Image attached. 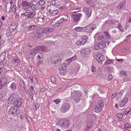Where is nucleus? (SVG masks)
I'll return each mask as SVG.
<instances>
[{
    "mask_svg": "<svg viewBox=\"0 0 131 131\" xmlns=\"http://www.w3.org/2000/svg\"><path fill=\"white\" fill-rule=\"evenodd\" d=\"M104 26H110V23H109V21L108 20H106L104 24Z\"/></svg>",
    "mask_w": 131,
    "mask_h": 131,
    "instance_id": "50",
    "label": "nucleus"
},
{
    "mask_svg": "<svg viewBox=\"0 0 131 131\" xmlns=\"http://www.w3.org/2000/svg\"><path fill=\"white\" fill-rule=\"evenodd\" d=\"M126 3L125 1H123L119 4L117 7L118 8L119 10L123 9L125 7Z\"/></svg>",
    "mask_w": 131,
    "mask_h": 131,
    "instance_id": "13",
    "label": "nucleus"
},
{
    "mask_svg": "<svg viewBox=\"0 0 131 131\" xmlns=\"http://www.w3.org/2000/svg\"><path fill=\"white\" fill-rule=\"evenodd\" d=\"M80 10L79 9H74L70 11V12L72 13H74L77 12Z\"/></svg>",
    "mask_w": 131,
    "mask_h": 131,
    "instance_id": "48",
    "label": "nucleus"
},
{
    "mask_svg": "<svg viewBox=\"0 0 131 131\" xmlns=\"http://www.w3.org/2000/svg\"><path fill=\"white\" fill-rule=\"evenodd\" d=\"M130 125L128 123H126L125 124V128H127L130 127Z\"/></svg>",
    "mask_w": 131,
    "mask_h": 131,
    "instance_id": "55",
    "label": "nucleus"
},
{
    "mask_svg": "<svg viewBox=\"0 0 131 131\" xmlns=\"http://www.w3.org/2000/svg\"><path fill=\"white\" fill-rule=\"evenodd\" d=\"M61 16H62V18L64 21H67L68 18V16L67 15H62Z\"/></svg>",
    "mask_w": 131,
    "mask_h": 131,
    "instance_id": "29",
    "label": "nucleus"
},
{
    "mask_svg": "<svg viewBox=\"0 0 131 131\" xmlns=\"http://www.w3.org/2000/svg\"><path fill=\"white\" fill-rule=\"evenodd\" d=\"M50 24L51 25L55 26L59 25V23H58V21H57L55 19H54L50 23Z\"/></svg>",
    "mask_w": 131,
    "mask_h": 131,
    "instance_id": "20",
    "label": "nucleus"
},
{
    "mask_svg": "<svg viewBox=\"0 0 131 131\" xmlns=\"http://www.w3.org/2000/svg\"><path fill=\"white\" fill-rule=\"evenodd\" d=\"M16 6L15 5H14L12 8V11L14 13L15 12H16Z\"/></svg>",
    "mask_w": 131,
    "mask_h": 131,
    "instance_id": "45",
    "label": "nucleus"
},
{
    "mask_svg": "<svg viewBox=\"0 0 131 131\" xmlns=\"http://www.w3.org/2000/svg\"><path fill=\"white\" fill-rule=\"evenodd\" d=\"M12 56V54L10 52H8L7 53V58L9 60Z\"/></svg>",
    "mask_w": 131,
    "mask_h": 131,
    "instance_id": "41",
    "label": "nucleus"
},
{
    "mask_svg": "<svg viewBox=\"0 0 131 131\" xmlns=\"http://www.w3.org/2000/svg\"><path fill=\"white\" fill-rule=\"evenodd\" d=\"M82 52L85 54H88L90 53V49L89 48H85L82 50Z\"/></svg>",
    "mask_w": 131,
    "mask_h": 131,
    "instance_id": "22",
    "label": "nucleus"
},
{
    "mask_svg": "<svg viewBox=\"0 0 131 131\" xmlns=\"http://www.w3.org/2000/svg\"><path fill=\"white\" fill-rule=\"evenodd\" d=\"M13 3V2H8L7 3L6 6L5 11L7 13H9L10 10V8L12 6V4Z\"/></svg>",
    "mask_w": 131,
    "mask_h": 131,
    "instance_id": "12",
    "label": "nucleus"
},
{
    "mask_svg": "<svg viewBox=\"0 0 131 131\" xmlns=\"http://www.w3.org/2000/svg\"><path fill=\"white\" fill-rule=\"evenodd\" d=\"M66 64L65 63H63L61 66L60 67V69H66L67 67H66Z\"/></svg>",
    "mask_w": 131,
    "mask_h": 131,
    "instance_id": "31",
    "label": "nucleus"
},
{
    "mask_svg": "<svg viewBox=\"0 0 131 131\" xmlns=\"http://www.w3.org/2000/svg\"><path fill=\"white\" fill-rule=\"evenodd\" d=\"M82 40L81 41L82 42V44H84L85 43H86L87 39H88V36L86 35H84L82 37Z\"/></svg>",
    "mask_w": 131,
    "mask_h": 131,
    "instance_id": "23",
    "label": "nucleus"
},
{
    "mask_svg": "<svg viewBox=\"0 0 131 131\" xmlns=\"http://www.w3.org/2000/svg\"><path fill=\"white\" fill-rule=\"evenodd\" d=\"M19 96L17 93L13 94L9 97L8 100L11 104L15 105L18 107H20L23 104V99L19 97Z\"/></svg>",
    "mask_w": 131,
    "mask_h": 131,
    "instance_id": "1",
    "label": "nucleus"
},
{
    "mask_svg": "<svg viewBox=\"0 0 131 131\" xmlns=\"http://www.w3.org/2000/svg\"><path fill=\"white\" fill-rule=\"evenodd\" d=\"M82 15L81 14L79 13L76 15H71L73 20L75 22H78L80 19V18L82 17Z\"/></svg>",
    "mask_w": 131,
    "mask_h": 131,
    "instance_id": "7",
    "label": "nucleus"
},
{
    "mask_svg": "<svg viewBox=\"0 0 131 131\" xmlns=\"http://www.w3.org/2000/svg\"><path fill=\"white\" fill-rule=\"evenodd\" d=\"M104 33L105 35V36L107 38L106 39L108 40L110 39L111 38L110 37L109 35L108 32L107 31H104Z\"/></svg>",
    "mask_w": 131,
    "mask_h": 131,
    "instance_id": "32",
    "label": "nucleus"
},
{
    "mask_svg": "<svg viewBox=\"0 0 131 131\" xmlns=\"http://www.w3.org/2000/svg\"><path fill=\"white\" fill-rule=\"evenodd\" d=\"M66 72V70L60 69V73L61 75H64L65 74Z\"/></svg>",
    "mask_w": 131,
    "mask_h": 131,
    "instance_id": "33",
    "label": "nucleus"
},
{
    "mask_svg": "<svg viewBox=\"0 0 131 131\" xmlns=\"http://www.w3.org/2000/svg\"><path fill=\"white\" fill-rule=\"evenodd\" d=\"M128 100V98L127 97L125 98L119 103L120 106L121 107L123 106L127 102Z\"/></svg>",
    "mask_w": 131,
    "mask_h": 131,
    "instance_id": "16",
    "label": "nucleus"
},
{
    "mask_svg": "<svg viewBox=\"0 0 131 131\" xmlns=\"http://www.w3.org/2000/svg\"><path fill=\"white\" fill-rule=\"evenodd\" d=\"M33 17L35 16H36V14L38 13V11L37 10L36 8V6H35L33 4Z\"/></svg>",
    "mask_w": 131,
    "mask_h": 131,
    "instance_id": "26",
    "label": "nucleus"
},
{
    "mask_svg": "<svg viewBox=\"0 0 131 131\" xmlns=\"http://www.w3.org/2000/svg\"><path fill=\"white\" fill-rule=\"evenodd\" d=\"M10 88L12 90H15L16 89V84L15 83H12L10 86Z\"/></svg>",
    "mask_w": 131,
    "mask_h": 131,
    "instance_id": "28",
    "label": "nucleus"
},
{
    "mask_svg": "<svg viewBox=\"0 0 131 131\" xmlns=\"http://www.w3.org/2000/svg\"><path fill=\"white\" fill-rule=\"evenodd\" d=\"M7 82V80L6 78L2 77L0 79V89L6 84Z\"/></svg>",
    "mask_w": 131,
    "mask_h": 131,
    "instance_id": "8",
    "label": "nucleus"
},
{
    "mask_svg": "<svg viewBox=\"0 0 131 131\" xmlns=\"http://www.w3.org/2000/svg\"><path fill=\"white\" fill-rule=\"evenodd\" d=\"M33 57V51H30L29 53V56L28 58H32Z\"/></svg>",
    "mask_w": 131,
    "mask_h": 131,
    "instance_id": "52",
    "label": "nucleus"
},
{
    "mask_svg": "<svg viewBox=\"0 0 131 131\" xmlns=\"http://www.w3.org/2000/svg\"><path fill=\"white\" fill-rule=\"evenodd\" d=\"M71 97L72 100L76 104L78 103L81 99L82 93L79 91H74L71 92Z\"/></svg>",
    "mask_w": 131,
    "mask_h": 131,
    "instance_id": "2",
    "label": "nucleus"
},
{
    "mask_svg": "<svg viewBox=\"0 0 131 131\" xmlns=\"http://www.w3.org/2000/svg\"><path fill=\"white\" fill-rule=\"evenodd\" d=\"M16 28V24L15 23H13L9 27V30L10 31H14Z\"/></svg>",
    "mask_w": 131,
    "mask_h": 131,
    "instance_id": "18",
    "label": "nucleus"
},
{
    "mask_svg": "<svg viewBox=\"0 0 131 131\" xmlns=\"http://www.w3.org/2000/svg\"><path fill=\"white\" fill-rule=\"evenodd\" d=\"M53 102L58 104L60 102V101L59 99H58L56 100H55L53 101Z\"/></svg>",
    "mask_w": 131,
    "mask_h": 131,
    "instance_id": "61",
    "label": "nucleus"
},
{
    "mask_svg": "<svg viewBox=\"0 0 131 131\" xmlns=\"http://www.w3.org/2000/svg\"><path fill=\"white\" fill-rule=\"evenodd\" d=\"M43 62L42 61H39L37 63V65L38 66H39L41 65H42L43 64Z\"/></svg>",
    "mask_w": 131,
    "mask_h": 131,
    "instance_id": "49",
    "label": "nucleus"
},
{
    "mask_svg": "<svg viewBox=\"0 0 131 131\" xmlns=\"http://www.w3.org/2000/svg\"><path fill=\"white\" fill-rule=\"evenodd\" d=\"M40 46H39L36 47L34 49H33V51H34V52H35L36 51H35V50H38L39 51H41L40 49ZM34 52H33V53Z\"/></svg>",
    "mask_w": 131,
    "mask_h": 131,
    "instance_id": "37",
    "label": "nucleus"
},
{
    "mask_svg": "<svg viewBox=\"0 0 131 131\" xmlns=\"http://www.w3.org/2000/svg\"><path fill=\"white\" fill-rule=\"evenodd\" d=\"M97 104L100 106V107H101V108H102L104 104L103 101L102 100L99 101Z\"/></svg>",
    "mask_w": 131,
    "mask_h": 131,
    "instance_id": "27",
    "label": "nucleus"
},
{
    "mask_svg": "<svg viewBox=\"0 0 131 131\" xmlns=\"http://www.w3.org/2000/svg\"><path fill=\"white\" fill-rule=\"evenodd\" d=\"M16 107V106H14L11 107L9 110V113L10 114H13V116H17L19 113V111L17 109Z\"/></svg>",
    "mask_w": 131,
    "mask_h": 131,
    "instance_id": "4",
    "label": "nucleus"
},
{
    "mask_svg": "<svg viewBox=\"0 0 131 131\" xmlns=\"http://www.w3.org/2000/svg\"><path fill=\"white\" fill-rule=\"evenodd\" d=\"M32 66L31 65H30L28 67V71L29 72H30L31 71V70H32Z\"/></svg>",
    "mask_w": 131,
    "mask_h": 131,
    "instance_id": "64",
    "label": "nucleus"
},
{
    "mask_svg": "<svg viewBox=\"0 0 131 131\" xmlns=\"http://www.w3.org/2000/svg\"><path fill=\"white\" fill-rule=\"evenodd\" d=\"M44 3H45L44 1L42 0L40 1L39 2V4L40 5H43V4H44Z\"/></svg>",
    "mask_w": 131,
    "mask_h": 131,
    "instance_id": "60",
    "label": "nucleus"
},
{
    "mask_svg": "<svg viewBox=\"0 0 131 131\" xmlns=\"http://www.w3.org/2000/svg\"><path fill=\"white\" fill-rule=\"evenodd\" d=\"M96 59L97 61L100 64L102 63L103 61L104 60L105 58L102 54H101L99 56H96Z\"/></svg>",
    "mask_w": 131,
    "mask_h": 131,
    "instance_id": "11",
    "label": "nucleus"
},
{
    "mask_svg": "<svg viewBox=\"0 0 131 131\" xmlns=\"http://www.w3.org/2000/svg\"><path fill=\"white\" fill-rule=\"evenodd\" d=\"M119 21L115 20H111L109 21L110 25L113 24L116 25L118 23Z\"/></svg>",
    "mask_w": 131,
    "mask_h": 131,
    "instance_id": "24",
    "label": "nucleus"
},
{
    "mask_svg": "<svg viewBox=\"0 0 131 131\" xmlns=\"http://www.w3.org/2000/svg\"><path fill=\"white\" fill-rule=\"evenodd\" d=\"M107 38L105 35H102L98 37V39L100 40H101L103 41V42L105 41L107 43H108V40L106 39Z\"/></svg>",
    "mask_w": 131,
    "mask_h": 131,
    "instance_id": "15",
    "label": "nucleus"
},
{
    "mask_svg": "<svg viewBox=\"0 0 131 131\" xmlns=\"http://www.w3.org/2000/svg\"><path fill=\"white\" fill-rule=\"evenodd\" d=\"M27 18H33V13L32 12L30 13L29 14H28L27 15Z\"/></svg>",
    "mask_w": 131,
    "mask_h": 131,
    "instance_id": "39",
    "label": "nucleus"
},
{
    "mask_svg": "<svg viewBox=\"0 0 131 131\" xmlns=\"http://www.w3.org/2000/svg\"><path fill=\"white\" fill-rule=\"evenodd\" d=\"M112 61L110 60H108L105 63V64L108 65L109 64H110L113 63Z\"/></svg>",
    "mask_w": 131,
    "mask_h": 131,
    "instance_id": "54",
    "label": "nucleus"
},
{
    "mask_svg": "<svg viewBox=\"0 0 131 131\" xmlns=\"http://www.w3.org/2000/svg\"><path fill=\"white\" fill-rule=\"evenodd\" d=\"M41 51H46L47 50V48L45 46H40Z\"/></svg>",
    "mask_w": 131,
    "mask_h": 131,
    "instance_id": "44",
    "label": "nucleus"
},
{
    "mask_svg": "<svg viewBox=\"0 0 131 131\" xmlns=\"http://www.w3.org/2000/svg\"><path fill=\"white\" fill-rule=\"evenodd\" d=\"M27 2L26 1H23L22 2V6H25L26 8Z\"/></svg>",
    "mask_w": 131,
    "mask_h": 131,
    "instance_id": "43",
    "label": "nucleus"
},
{
    "mask_svg": "<svg viewBox=\"0 0 131 131\" xmlns=\"http://www.w3.org/2000/svg\"><path fill=\"white\" fill-rule=\"evenodd\" d=\"M76 44L78 46H80L81 45H84L83 44H82V42L81 41H80L78 40L76 42Z\"/></svg>",
    "mask_w": 131,
    "mask_h": 131,
    "instance_id": "46",
    "label": "nucleus"
},
{
    "mask_svg": "<svg viewBox=\"0 0 131 131\" xmlns=\"http://www.w3.org/2000/svg\"><path fill=\"white\" fill-rule=\"evenodd\" d=\"M50 79L52 83L53 84H55L56 83V79L55 77L54 76H51V78H50Z\"/></svg>",
    "mask_w": 131,
    "mask_h": 131,
    "instance_id": "34",
    "label": "nucleus"
},
{
    "mask_svg": "<svg viewBox=\"0 0 131 131\" xmlns=\"http://www.w3.org/2000/svg\"><path fill=\"white\" fill-rule=\"evenodd\" d=\"M102 108H101L100 107V106L98 105H97L95 108V112H98L100 111H101L102 110Z\"/></svg>",
    "mask_w": 131,
    "mask_h": 131,
    "instance_id": "25",
    "label": "nucleus"
},
{
    "mask_svg": "<svg viewBox=\"0 0 131 131\" xmlns=\"http://www.w3.org/2000/svg\"><path fill=\"white\" fill-rule=\"evenodd\" d=\"M90 26H91V28H92V29L93 30L95 28H96V24H90L89 25Z\"/></svg>",
    "mask_w": 131,
    "mask_h": 131,
    "instance_id": "47",
    "label": "nucleus"
},
{
    "mask_svg": "<svg viewBox=\"0 0 131 131\" xmlns=\"http://www.w3.org/2000/svg\"><path fill=\"white\" fill-rule=\"evenodd\" d=\"M117 118L119 119H121L123 116V115L121 113H118L117 114Z\"/></svg>",
    "mask_w": 131,
    "mask_h": 131,
    "instance_id": "40",
    "label": "nucleus"
},
{
    "mask_svg": "<svg viewBox=\"0 0 131 131\" xmlns=\"http://www.w3.org/2000/svg\"><path fill=\"white\" fill-rule=\"evenodd\" d=\"M27 92L28 94V96L29 97V100H33V95L32 96V92L31 91L30 89H28L27 90Z\"/></svg>",
    "mask_w": 131,
    "mask_h": 131,
    "instance_id": "19",
    "label": "nucleus"
},
{
    "mask_svg": "<svg viewBox=\"0 0 131 131\" xmlns=\"http://www.w3.org/2000/svg\"><path fill=\"white\" fill-rule=\"evenodd\" d=\"M106 46L105 43L104 42H100L99 43L97 44L94 47V49L96 50H98L102 49L105 47Z\"/></svg>",
    "mask_w": 131,
    "mask_h": 131,
    "instance_id": "5",
    "label": "nucleus"
},
{
    "mask_svg": "<svg viewBox=\"0 0 131 131\" xmlns=\"http://www.w3.org/2000/svg\"><path fill=\"white\" fill-rule=\"evenodd\" d=\"M58 11L57 10H53L52 12V14L53 16L55 15L58 13Z\"/></svg>",
    "mask_w": 131,
    "mask_h": 131,
    "instance_id": "51",
    "label": "nucleus"
},
{
    "mask_svg": "<svg viewBox=\"0 0 131 131\" xmlns=\"http://www.w3.org/2000/svg\"><path fill=\"white\" fill-rule=\"evenodd\" d=\"M91 26L88 25L84 28V30L87 33H90L93 31L92 29Z\"/></svg>",
    "mask_w": 131,
    "mask_h": 131,
    "instance_id": "14",
    "label": "nucleus"
},
{
    "mask_svg": "<svg viewBox=\"0 0 131 131\" xmlns=\"http://www.w3.org/2000/svg\"><path fill=\"white\" fill-rule=\"evenodd\" d=\"M112 78V76L111 74H110L107 79L109 81H110Z\"/></svg>",
    "mask_w": 131,
    "mask_h": 131,
    "instance_id": "56",
    "label": "nucleus"
},
{
    "mask_svg": "<svg viewBox=\"0 0 131 131\" xmlns=\"http://www.w3.org/2000/svg\"><path fill=\"white\" fill-rule=\"evenodd\" d=\"M83 10L85 12L86 14L88 17H90L91 15L92 10L91 8L85 7L83 8Z\"/></svg>",
    "mask_w": 131,
    "mask_h": 131,
    "instance_id": "10",
    "label": "nucleus"
},
{
    "mask_svg": "<svg viewBox=\"0 0 131 131\" xmlns=\"http://www.w3.org/2000/svg\"><path fill=\"white\" fill-rule=\"evenodd\" d=\"M62 128H68L70 126V121L67 119H61L57 123Z\"/></svg>",
    "mask_w": 131,
    "mask_h": 131,
    "instance_id": "3",
    "label": "nucleus"
},
{
    "mask_svg": "<svg viewBox=\"0 0 131 131\" xmlns=\"http://www.w3.org/2000/svg\"><path fill=\"white\" fill-rule=\"evenodd\" d=\"M52 60L51 61L52 62L54 63V65L56 67L60 65V64L61 63L62 60L61 59H60L57 60L55 62H54V60Z\"/></svg>",
    "mask_w": 131,
    "mask_h": 131,
    "instance_id": "17",
    "label": "nucleus"
},
{
    "mask_svg": "<svg viewBox=\"0 0 131 131\" xmlns=\"http://www.w3.org/2000/svg\"><path fill=\"white\" fill-rule=\"evenodd\" d=\"M35 32H36L34 33V37H33V38H39L40 37V34H42L41 28L37 29V31L35 30L34 32L33 31V33Z\"/></svg>",
    "mask_w": 131,
    "mask_h": 131,
    "instance_id": "9",
    "label": "nucleus"
},
{
    "mask_svg": "<svg viewBox=\"0 0 131 131\" xmlns=\"http://www.w3.org/2000/svg\"><path fill=\"white\" fill-rule=\"evenodd\" d=\"M70 105L68 103H65L63 104L60 110L63 113H65L68 111L70 107Z\"/></svg>",
    "mask_w": 131,
    "mask_h": 131,
    "instance_id": "6",
    "label": "nucleus"
},
{
    "mask_svg": "<svg viewBox=\"0 0 131 131\" xmlns=\"http://www.w3.org/2000/svg\"><path fill=\"white\" fill-rule=\"evenodd\" d=\"M120 74L124 76H126L127 74L124 71H122L121 72Z\"/></svg>",
    "mask_w": 131,
    "mask_h": 131,
    "instance_id": "53",
    "label": "nucleus"
},
{
    "mask_svg": "<svg viewBox=\"0 0 131 131\" xmlns=\"http://www.w3.org/2000/svg\"><path fill=\"white\" fill-rule=\"evenodd\" d=\"M92 72H94L96 71V68L94 66H92Z\"/></svg>",
    "mask_w": 131,
    "mask_h": 131,
    "instance_id": "58",
    "label": "nucleus"
},
{
    "mask_svg": "<svg viewBox=\"0 0 131 131\" xmlns=\"http://www.w3.org/2000/svg\"><path fill=\"white\" fill-rule=\"evenodd\" d=\"M64 21L63 20L62 18L60 19L58 21V23H59V25L60 24L62 23Z\"/></svg>",
    "mask_w": 131,
    "mask_h": 131,
    "instance_id": "59",
    "label": "nucleus"
},
{
    "mask_svg": "<svg viewBox=\"0 0 131 131\" xmlns=\"http://www.w3.org/2000/svg\"><path fill=\"white\" fill-rule=\"evenodd\" d=\"M47 28L42 27L41 28L42 31V33H46L48 32Z\"/></svg>",
    "mask_w": 131,
    "mask_h": 131,
    "instance_id": "36",
    "label": "nucleus"
},
{
    "mask_svg": "<svg viewBox=\"0 0 131 131\" xmlns=\"http://www.w3.org/2000/svg\"><path fill=\"white\" fill-rule=\"evenodd\" d=\"M20 89L23 92H24L26 91V90L24 88V86H20Z\"/></svg>",
    "mask_w": 131,
    "mask_h": 131,
    "instance_id": "62",
    "label": "nucleus"
},
{
    "mask_svg": "<svg viewBox=\"0 0 131 131\" xmlns=\"http://www.w3.org/2000/svg\"><path fill=\"white\" fill-rule=\"evenodd\" d=\"M6 94L5 93L2 94L1 93L0 94V100H2L4 97L6 96Z\"/></svg>",
    "mask_w": 131,
    "mask_h": 131,
    "instance_id": "38",
    "label": "nucleus"
},
{
    "mask_svg": "<svg viewBox=\"0 0 131 131\" xmlns=\"http://www.w3.org/2000/svg\"><path fill=\"white\" fill-rule=\"evenodd\" d=\"M5 52H3L0 56V62H2L4 61L5 58Z\"/></svg>",
    "mask_w": 131,
    "mask_h": 131,
    "instance_id": "21",
    "label": "nucleus"
},
{
    "mask_svg": "<svg viewBox=\"0 0 131 131\" xmlns=\"http://www.w3.org/2000/svg\"><path fill=\"white\" fill-rule=\"evenodd\" d=\"M4 63L2 62L0 63V70L4 68Z\"/></svg>",
    "mask_w": 131,
    "mask_h": 131,
    "instance_id": "57",
    "label": "nucleus"
},
{
    "mask_svg": "<svg viewBox=\"0 0 131 131\" xmlns=\"http://www.w3.org/2000/svg\"><path fill=\"white\" fill-rule=\"evenodd\" d=\"M75 31L78 32H81L83 29L82 27H77L75 28L74 29Z\"/></svg>",
    "mask_w": 131,
    "mask_h": 131,
    "instance_id": "35",
    "label": "nucleus"
},
{
    "mask_svg": "<svg viewBox=\"0 0 131 131\" xmlns=\"http://www.w3.org/2000/svg\"><path fill=\"white\" fill-rule=\"evenodd\" d=\"M117 28L121 30V32H123L124 31L123 27L122 25L119 23H118L117 25Z\"/></svg>",
    "mask_w": 131,
    "mask_h": 131,
    "instance_id": "30",
    "label": "nucleus"
},
{
    "mask_svg": "<svg viewBox=\"0 0 131 131\" xmlns=\"http://www.w3.org/2000/svg\"><path fill=\"white\" fill-rule=\"evenodd\" d=\"M14 60L15 62H14L15 63H18L19 62V60L17 58H14Z\"/></svg>",
    "mask_w": 131,
    "mask_h": 131,
    "instance_id": "63",
    "label": "nucleus"
},
{
    "mask_svg": "<svg viewBox=\"0 0 131 131\" xmlns=\"http://www.w3.org/2000/svg\"><path fill=\"white\" fill-rule=\"evenodd\" d=\"M43 56V54L41 53H39L37 56V58L38 60H40L42 58Z\"/></svg>",
    "mask_w": 131,
    "mask_h": 131,
    "instance_id": "42",
    "label": "nucleus"
}]
</instances>
